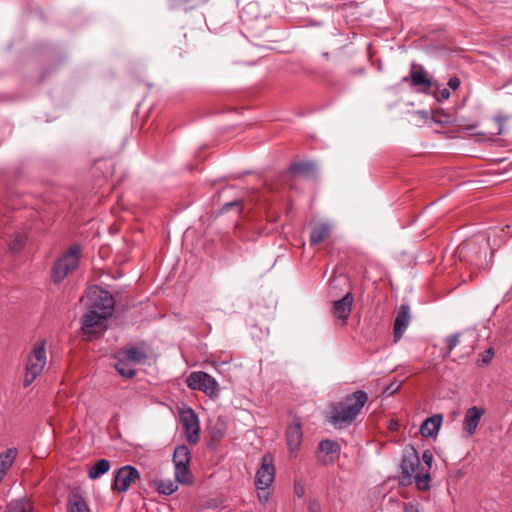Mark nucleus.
Wrapping results in <instances>:
<instances>
[{
	"label": "nucleus",
	"instance_id": "obj_36",
	"mask_svg": "<svg viewBox=\"0 0 512 512\" xmlns=\"http://www.w3.org/2000/svg\"><path fill=\"white\" fill-rule=\"evenodd\" d=\"M450 97V92L447 88H444L440 91V98L442 100H447Z\"/></svg>",
	"mask_w": 512,
	"mask_h": 512
},
{
	"label": "nucleus",
	"instance_id": "obj_9",
	"mask_svg": "<svg viewBox=\"0 0 512 512\" xmlns=\"http://www.w3.org/2000/svg\"><path fill=\"white\" fill-rule=\"evenodd\" d=\"M400 467L403 476H414L415 482L417 483V472H421L422 464L420 463L419 455L414 447L405 449Z\"/></svg>",
	"mask_w": 512,
	"mask_h": 512
},
{
	"label": "nucleus",
	"instance_id": "obj_17",
	"mask_svg": "<svg viewBox=\"0 0 512 512\" xmlns=\"http://www.w3.org/2000/svg\"><path fill=\"white\" fill-rule=\"evenodd\" d=\"M442 421L443 416L440 414L427 418L420 427L421 435L424 437L436 436L441 427Z\"/></svg>",
	"mask_w": 512,
	"mask_h": 512
},
{
	"label": "nucleus",
	"instance_id": "obj_12",
	"mask_svg": "<svg viewBox=\"0 0 512 512\" xmlns=\"http://www.w3.org/2000/svg\"><path fill=\"white\" fill-rule=\"evenodd\" d=\"M353 302L354 297L351 292H347L341 299L333 301L332 314L342 322V325L347 323Z\"/></svg>",
	"mask_w": 512,
	"mask_h": 512
},
{
	"label": "nucleus",
	"instance_id": "obj_18",
	"mask_svg": "<svg viewBox=\"0 0 512 512\" xmlns=\"http://www.w3.org/2000/svg\"><path fill=\"white\" fill-rule=\"evenodd\" d=\"M320 452L325 454V459H323V463L327 464L333 462L335 458L338 456L340 447L338 443L331 440H322L319 444Z\"/></svg>",
	"mask_w": 512,
	"mask_h": 512
},
{
	"label": "nucleus",
	"instance_id": "obj_1",
	"mask_svg": "<svg viewBox=\"0 0 512 512\" xmlns=\"http://www.w3.org/2000/svg\"><path fill=\"white\" fill-rule=\"evenodd\" d=\"M367 400L366 392L358 390L346 396L342 401L334 403L330 412L331 423L337 428L350 425L357 418Z\"/></svg>",
	"mask_w": 512,
	"mask_h": 512
},
{
	"label": "nucleus",
	"instance_id": "obj_26",
	"mask_svg": "<svg viewBox=\"0 0 512 512\" xmlns=\"http://www.w3.org/2000/svg\"><path fill=\"white\" fill-rule=\"evenodd\" d=\"M411 81L413 86H425L426 88H430L432 83L427 78L426 72L420 68L419 70H411Z\"/></svg>",
	"mask_w": 512,
	"mask_h": 512
},
{
	"label": "nucleus",
	"instance_id": "obj_14",
	"mask_svg": "<svg viewBox=\"0 0 512 512\" xmlns=\"http://www.w3.org/2000/svg\"><path fill=\"white\" fill-rule=\"evenodd\" d=\"M410 307L407 304H403L400 306V309L397 313V316L394 321V340L395 342L399 341L406 331L407 327L410 323Z\"/></svg>",
	"mask_w": 512,
	"mask_h": 512
},
{
	"label": "nucleus",
	"instance_id": "obj_24",
	"mask_svg": "<svg viewBox=\"0 0 512 512\" xmlns=\"http://www.w3.org/2000/svg\"><path fill=\"white\" fill-rule=\"evenodd\" d=\"M315 170V164L312 162H296L290 166V172L297 175H312Z\"/></svg>",
	"mask_w": 512,
	"mask_h": 512
},
{
	"label": "nucleus",
	"instance_id": "obj_2",
	"mask_svg": "<svg viewBox=\"0 0 512 512\" xmlns=\"http://www.w3.org/2000/svg\"><path fill=\"white\" fill-rule=\"evenodd\" d=\"M46 363V342L44 340H40L34 344L32 351L27 357L23 380V385L25 387L30 386L36 380V378L43 372Z\"/></svg>",
	"mask_w": 512,
	"mask_h": 512
},
{
	"label": "nucleus",
	"instance_id": "obj_16",
	"mask_svg": "<svg viewBox=\"0 0 512 512\" xmlns=\"http://www.w3.org/2000/svg\"><path fill=\"white\" fill-rule=\"evenodd\" d=\"M332 228L328 223H317L313 226L310 233L311 245H318L328 239L331 235Z\"/></svg>",
	"mask_w": 512,
	"mask_h": 512
},
{
	"label": "nucleus",
	"instance_id": "obj_30",
	"mask_svg": "<svg viewBox=\"0 0 512 512\" xmlns=\"http://www.w3.org/2000/svg\"><path fill=\"white\" fill-rule=\"evenodd\" d=\"M459 343V334H453L447 337L446 344L448 348V353H450Z\"/></svg>",
	"mask_w": 512,
	"mask_h": 512
},
{
	"label": "nucleus",
	"instance_id": "obj_37",
	"mask_svg": "<svg viewBox=\"0 0 512 512\" xmlns=\"http://www.w3.org/2000/svg\"><path fill=\"white\" fill-rule=\"evenodd\" d=\"M415 115L419 116V117H421L422 119H425V120L428 118V113L425 112V111H418V112L415 113Z\"/></svg>",
	"mask_w": 512,
	"mask_h": 512
},
{
	"label": "nucleus",
	"instance_id": "obj_6",
	"mask_svg": "<svg viewBox=\"0 0 512 512\" xmlns=\"http://www.w3.org/2000/svg\"><path fill=\"white\" fill-rule=\"evenodd\" d=\"M107 316L95 313V310H87L82 317V331L89 339L97 337L105 329Z\"/></svg>",
	"mask_w": 512,
	"mask_h": 512
},
{
	"label": "nucleus",
	"instance_id": "obj_20",
	"mask_svg": "<svg viewBox=\"0 0 512 512\" xmlns=\"http://www.w3.org/2000/svg\"><path fill=\"white\" fill-rule=\"evenodd\" d=\"M17 449L9 448L0 454V475L4 477L17 457Z\"/></svg>",
	"mask_w": 512,
	"mask_h": 512
},
{
	"label": "nucleus",
	"instance_id": "obj_10",
	"mask_svg": "<svg viewBox=\"0 0 512 512\" xmlns=\"http://www.w3.org/2000/svg\"><path fill=\"white\" fill-rule=\"evenodd\" d=\"M302 425L298 418H293L286 429V441L290 457H295L302 443Z\"/></svg>",
	"mask_w": 512,
	"mask_h": 512
},
{
	"label": "nucleus",
	"instance_id": "obj_22",
	"mask_svg": "<svg viewBox=\"0 0 512 512\" xmlns=\"http://www.w3.org/2000/svg\"><path fill=\"white\" fill-rule=\"evenodd\" d=\"M33 511V505L31 503V500L28 498H19L12 500L7 505V512H32Z\"/></svg>",
	"mask_w": 512,
	"mask_h": 512
},
{
	"label": "nucleus",
	"instance_id": "obj_19",
	"mask_svg": "<svg viewBox=\"0 0 512 512\" xmlns=\"http://www.w3.org/2000/svg\"><path fill=\"white\" fill-rule=\"evenodd\" d=\"M67 512H91V510L83 496L73 493L68 498Z\"/></svg>",
	"mask_w": 512,
	"mask_h": 512
},
{
	"label": "nucleus",
	"instance_id": "obj_31",
	"mask_svg": "<svg viewBox=\"0 0 512 512\" xmlns=\"http://www.w3.org/2000/svg\"><path fill=\"white\" fill-rule=\"evenodd\" d=\"M159 490L163 494L170 495V494L174 493L177 490V486L174 483H169L167 485L160 484Z\"/></svg>",
	"mask_w": 512,
	"mask_h": 512
},
{
	"label": "nucleus",
	"instance_id": "obj_7",
	"mask_svg": "<svg viewBox=\"0 0 512 512\" xmlns=\"http://www.w3.org/2000/svg\"><path fill=\"white\" fill-rule=\"evenodd\" d=\"M138 480H140V474L135 467L123 466L115 473L112 489L120 493L126 492Z\"/></svg>",
	"mask_w": 512,
	"mask_h": 512
},
{
	"label": "nucleus",
	"instance_id": "obj_38",
	"mask_svg": "<svg viewBox=\"0 0 512 512\" xmlns=\"http://www.w3.org/2000/svg\"><path fill=\"white\" fill-rule=\"evenodd\" d=\"M505 230H507L508 232H509L510 230H512V225H511V224H507L504 228H502V230H501V231H502V232H504Z\"/></svg>",
	"mask_w": 512,
	"mask_h": 512
},
{
	"label": "nucleus",
	"instance_id": "obj_15",
	"mask_svg": "<svg viewBox=\"0 0 512 512\" xmlns=\"http://www.w3.org/2000/svg\"><path fill=\"white\" fill-rule=\"evenodd\" d=\"M422 460L424 464H422L421 472H417V487L420 490H426L429 488V470L433 461V455L431 451L425 450L422 455Z\"/></svg>",
	"mask_w": 512,
	"mask_h": 512
},
{
	"label": "nucleus",
	"instance_id": "obj_8",
	"mask_svg": "<svg viewBox=\"0 0 512 512\" xmlns=\"http://www.w3.org/2000/svg\"><path fill=\"white\" fill-rule=\"evenodd\" d=\"M275 477L274 458L271 454H265L262 458L260 468L256 473V485L258 489L268 488Z\"/></svg>",
	"mask_w": 512,
	"mask_h": 512
},
{
	"label": "nucleus",
	"instance_id": "obj_33",
	"mask_svg": "<svg viewBox=\"0 0 512 512\" xmlns=\"http://www.w3.org/2000/svg\"><path fill=\"white\" fill-rule=\"evenodd\" d=\"M241 206H242L241 200H237V201H233V202H226V205H225L226 212L231 211L234 208H236L238 211H240Z\"/></svg>",
	"mask_w": 512,
	"mask_h": 512
},
{
	"label": "nucleus",
	"instance_id": "obj_3",
	"mask_svg": "<svg viewBox=\"0 0 512 512\" xmlns=\"http://www.w3.org/2000/svg\"><path fill=\"white\" fill-rule=\"evenodd\" d=\"M81 302L87 310H95V313L107 317L112 315L115 305L113 296L97 286L91 287L86 295L81 298Z\"/></svg>",
	"mask_w": 512,
	"mask_h": 512
},
{
	"label": "nucleus",
	"instance_id": "obj_11",
	"mask_svg": "<svg viewBox=\"0 0 512 512\" xmlns=\"http://www.w3.org/2000/svg\"><path fill=\"white\" fill-rule=\"evenodd\" d=\"M182 426L187 434L188 441L196 444L199 440V421L192 409L183 410L180 415Z\"/></svg>",
	"mask_w": 512,
	"mask_h": 512
},
{
	"label": "nucleus",
	"instance_id": "obj_41",
	"mask_svg": "<svg viewBox=\"0 0 512 512\" xmlns=\"http://www.w3.org/2000/svg\"><path fill=\"white\" fill-rule=\"evenodd\" d=\"M296 493L298 494V496H302V492L296 491Z\"/></svg>",
	"mask_w": 512,
	"mask_h": 512
},
{
	"label": "nucleus",
	"instance_id": "obj_27",
	"mask_svg": "<svg viewBox=\"0 0 512 512\" xmlns=\"http://www.w3.org/2000/svg\"><path fill=\"white\" fill-rule=\"evenodd\" d=\"M175 477L182 484H190L192 482V474L189 465L175 466Z\"/></svg>",
	"mask_w": 512,
	"mask_h": 512
},
{
	"label": "nucleus",
	"instance_id": "obj_5",
	"mask_svg": "<svg viewBox=\"0 0 512 512\" xmlns=\"http://www.w3.org/2000/svg\"><path fill=\"white\" fill-rule=\"evenodd\" d=\"M187 386L193 390H201L210 397L218 395L219 387L214 378L205 372H192L186 379Z\"/></svg>",
	"mask_w": 512,
	"mask_h": 512
},
{
	"label": "nucleus",
	"instance_id": "obj_23",
	"mask_svg": "<svg viewBox=\"0 0 512 512\" xmlns=\"http://www.w3.org/2000/svg\"><path fill=\"white\" fill-rule=\"evenodd\" d=\"M190 459V451L187 446L182 445L175 449L173 455L175 466L189 465Z\"/></svg>",
	"mask_w": 512,
	"mask_h": 512
},
{
	"label": "nucleus",
	"instance_id": "obj_35",
	"mask_svg": "<svg viewBox=\"0 0 512 512\" xmlns=\"http://www.w3.org/2000/svg\"><path fill=\"white\" fill-rule=\"evenodd\" d=\"M404 512H420L417 505L413 503H406L404 505Z\"/></svg>",
	"mask_w": 512,
	"mask_h": 512
},
{
	"label": "nucleus",
	"instance_id": "obj_32",
	"mask_svg": "<svg viewBox=\"0 0 512 512\" xmlns=\"http://www.w3.org/2000/svg\"><path fill=\"white\" fill-rule=\"evenodd\" d=\"M24 245V240L22 237H17L10 245V249L13 251V252H16L18 250H20L22 248V246Z\"/></svg>",
	"mask_w": 512,
	"mask_h": 512
},
{
	"label": "nucleus",
	"instance_id": "obj_25",
	"mask_svg": "<svg viewBox=\"0 0 512 512\" xmlns=\"http://www.w3.org/2000/svg\"><path fill=\"white\" fill-rule=\"evenodd\" d=\"M109 469L110 462L106 459H100L89 469L88 476L90 479H97L108 472Z\"/></svg>",
	"mask_w": 512,
	"mask_h": 512
},
{
	"label": "nucleus",
	"instance_id": "obj_28",
	"mask_svg": "<svg viewBox=\"0 0 512 512\" xmlns=\"http://www.w3.org/2000/svg\"><path fill=\"white\" fill-rule=\"evenodd\" d=\"M115 369L123 377L133 378L135 376V370L133 368H131L129 366V364L127 362H125L124 360H119L115 364Z\"/></svg>",
	"mask_w": 512,
	"mask_h": 512
},
{
	"label": "nucleus",
	"instance_id": "obj_4",
	"mask_svg": "<svg viewBox=\"0 0 512 512\" xmlns=\"http://www.w3.org/2000/svg\"><path fill=\"white\" fill-rule=\"evenodd\" d=\"M81 249L79 246H72L60 257L53 267L52 279L55 283L62 281L69 273L75 270L80 259Z\"/></svg>",
	"mask_w": 512,
	"mask_h": 512
},
{
	"label": "nucleus",
	"instance_id": "obj_21",
	"mask_svg": "<svg viewBox=\"0 0 512 512\" xmlns=\"http://www.w3.org/2000/svg\"><path fill=\"white\" fill-rule=\"evenodd\" d=\"M124 358L135 363H144L147 352L143 347L131 346L124 351Z\"/></svg>",
	"mask_w": 512,
	"mask_h": 512
},
{
	"label": "nucleus",
	"instance_id": "obj_39",
	"mask_svg": "<svg viewBox=\"0 0 512 512\" xmlns=\"http://www.w3.org/2000/svg\"><path fill=\"white\" fill-rule=\"evenodd\" d=\"M260 500H267V495H261L259 494Z\"/></svg>",
	"mask_w": 512,
	"mask_h": 512
},
{
	"label": "nucleus",
	"instance_id": "obj_13",
	"mask_svg": "<svg viewBox=\"0 0 512 512\" xmlns=\"http://www.w3.org/2000/svg\"><path fill=\"white\" fill-rule=\"evenodd\" d=\"M485 414V409L477 406H472L467 409L464 420L462 424V429L466 433L468 437L475 434L479 422L483 415Z\"/></svg>",
	"mask_w": 512,
	"mask_h": 512
},
{
	"label": "nucleus",
	"instance_id": "obj_34",
	"mask_svg": "<svg viewBox=\"0 0 512 512\" xmlns=\"http://www.w3.org/2000/svg\"><path fill=\"white\" fill-rule=\"evenodd\" d=\"M448 86L452 90L458 89V87L460 86V79L458 77L450 78L448 81Z\"/></svg>",
	"mask_w": 512,
	"mask_h": 512
},
{
	"label": "nucleus",
	"instance_id": "obj_29",
	"mask_svg": "<svg viewBox=\"0 0 512 512\" xmlns=\"http://www.w3.org/2000/svg\"><path fill=\"white\" fill-rule=\"evenodd\" d=\"M402 386V382L393 381L383 391L384 397H389L396 393Z\"/></svg>",
	"mask_w": 512,
	"mask_h": 512
},
{
	"label": "nucleus",
	"instance_id": "obj_40",
	"mask_svg": "<svg viewBox=\"0 0 512 512\" xmlns=\"http://www.w3.org/2000/svg\"><path fill=\"white\" fill-rule=\"evenodd\" d=\"M221 212H222V208H220V209H219V211H218L217 215H220V214H221Z\"/></svg>",
	"mask_w": 512,
	"mask_h": 512
}]
</instances>
